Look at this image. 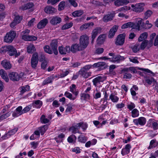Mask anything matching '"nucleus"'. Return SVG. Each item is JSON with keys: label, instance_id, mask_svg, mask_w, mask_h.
<instances>
[{"label": "nucleus", "instance_id": "nucleus-2", "mask_svg": "<svg viewBox=\"0 0 158 158\" xmlns=\"http://www.w3.org/2000/svg\"><path fill=\"white\" fill-rule=\"evenodd\" d=\"M91 66L88 65L84 66L79 71V74L85 78H87L91 76V72H87V71L91 68Z\"/></svg>", "mask_w": 158, "mask_h": 158}, {"label": "nucleus", "instance_id": "nucleus-26", "mask_svg": "<svg viewBox=\"0 0 158 158\" xmlns=\"http://www.w3.org/2000/svg\"><path fill=\"white\" fill-rule=\"evenodd\" d=\"M1 64L6 69H10L11 67V65L10 62L6 60H4L2 61Z\"/></svg>", "mask_w": 158, "mask_h": 158}, {"label": "nucleus", "instance_id": "nucleus-48", "mask_svg": "<svg viewBox=\"0 0 158 158\" xmlns=\"http://www.w3.org/2000/svg\"><path fill=\"white\" fill-rule=\"evenodd\" d=\"M144 80L149 85H151L152 82H156V81L154 78L152 77L149 78L146 77L145 78Z\"/></svg>", "mask_w": 158, "mask_h": 158}, {"label": "nucleus", "instance_id": "nucleus-60", "mask_svg": "<svg viewBox=\"0 0 158 158\" xmlns=\"http://www.w3.org/2000/svg\"><path fill=\"white\" fill-rule=\"evenodd\" d=\"M37 37L33 35H29L26 41H31L36 40Z\"/></svg>", "mask_w": 158, "mask_h": 158}, {"label": "nucleus", "instance_id": "nucleus-43", "mask_svg": "<svg viewBox=\"0 0 158 158\" xmlns=\"http://www.w3.org/2000/svg\"><path fill=\"white\" fill-rule=\"evenodd\" d=\"M44 51L47 53L50 54H52L53 53V51H52L49 46L46 45L44 47Z\"/></svg>", "mask_w": 158, "mask_h": 158}, {"label": "nucleus", "instance_id": "nucleus-58", "mask_svg": "<svg viewBox=\"0 0 158 158\" xmlns=\"http://www.w3.org/2000/svg\"><path fill=\"white\" fill-rule=\"evenodd\" d=\"M130 62L135 63H138L139 61L137 60V57H131L129 58Z\"/></svg>", "mask_w": 158, "mask_h": 158}, {"label": "nucleus", "instance_id": "nucleus-41", "mask_svg": "<svg viewBox=\"0 0 158 158\" xmlns=\"http://www.w3.org/2000/svg\"><path fill=\"white\" fill-rule=\"evenodd\" d=\"M81 99L82 100L89 99L90 98V95L88 94L81 93L80 94Z\"/></svg>", "mask_w": 158, "mask_h": 158}, {"label": "nucleus", "instance_id": "nucleus-37", "mask_svg": "<svg viewBox=\"0 0 158 158\" xmlns=\"http://www.w3.org/2000/svg\"><path fill=\"white\" fill-rule=\"evenodd\" d=\"M105 39V35H100L97 39V44H102L104 41Z\"/></svg>", "mask_w": 158, "mask_h": 158}, {"label": "nucleus", "instance_id": "nucleus-62", "mask_svg": "<svg viewBox=\"0 0 158 158\" xmlns=\"http://www.w3.org/2000/svg\"><path fill=\"white\" fill-rule=\"evenodd\" d=\"M22 19V18L19 16H16L15 17L13 21L16 22L18 24L20 23Z\"/></svg>", "mask_w": 158, "mask_h": 158}, {"label": "nucleus", "instance_id": "nucleus-7", "mask_svg": "<svg viewBox=\"0 0 158 158\" xmlns=\"http://www.w3.org/2000/svg\"><path fill=\"white\" fill-rule=\"evenodd\" d=\"M38 54L37 52H35L32 55L31 60V67L35 69L37 65L38 60Z\"/></svg>", "mask_w": 158, "mask_h": 158}, {"label": "nucleus", "instance_id": "nucleus-36", "mask_svg": "<svg viewBox=\"0 0 158 158\" xmlns=\"http://www.w3.org/2000/svg\"><path fill=\"white\" fill-rule=\"evenodd\" d=\"M116 68V66L114 64L110 65L109 67V74L111 76L115 75L116 73L114 69Z\"/></svg>", "mask_w": 158, "mask_h": 158}, {"label": "nucleus", "instance_id": "nucleus-6", "mask_svg": "<svg viewBox=\"0 0 158 158\" xmlns=\"http://www.w3.org/2000/svg\"><path fill=\"white\" fill-rule=\"evenodd\" d=\"M106 79V77L104 76H98L94 78L92 80L94 85L97 86L101 82H103Z\"/></svg>", "mask_w": 158, "mask_h": 158}, {"label": "nucleus", "instance_id": "nucleus-64", "mask_svg": "<svg viewBox=\"0 0 158 158\" xmlns=\"http://www.w3.org/2000/svg\"><path fill=\"white\" fill-rule=\"evenodd\" d=\"M47 65V63L45 60L43 61L41 64V68L43 69H45Z\"/></svg>", "mask_w": 158, "mask_h": 158}, {"label": "nucleus", "instance_id": "nucleus-30", "mask_svg": "<svg viewBox=\"0 0 158 158\" xmlns=\"http://www.w3.org/2000/svg\"><path fill=\"white\" fill-rule=\"evenodd\" d=\"M158 146V142L156 139H154L151 140L150 145L148 148L149 149Z\"/></svg>", "mask_w": 158, "mask_h": 158}, {"label": "nucleus", "instance_id": "nucleus-3", "mask_svg": "<svg viewBox=\"0 0 158 158\" xmlns=\"http://www.w3.org/2000/svg\"><path fill=\"white\" fill-rule=\"evenodd\" d=\"M89 38L86 35L80 36L79 40V44L83 48L85 49L89 44Z\"/></svg>", "mask_w": 158, "mask_h": 158}, {"label": "nucleus", "instance_id": "nucleus-27", "mask_svg": "<svg viewBox=\"0 0 158 158\" xmlns=\"http://www.w3.org/2000/svg\"><path fill=\"white\" fill-rule=\"evenodd\" d=\"M0 75L6 82H9V79L6 72L3 69L0 70Z\"/></svg>", "mask_w": 158, "mask_h": 158}, {"label": "nucleus", "instance_id": "nucleus-20", "mask_svg": "<svg viewBox=\"0 0 158 158\" xmlns=\"http://www.w3.org/2000/svg\"><path fill=\"white\" fill-rule=\"evenodd\" d=\"M101 29L100 27H97L92 31V41L91 43L93 44L94 40L96 37L98 33L100 32Z\"/></svg>", "mask_w": 158, "mask_h": 158}, {"label": "nucleus", "instance_id": "nucleus-49", "mask_svg": "<svg viewBox=\"0 0 158 158\" xmlns=\"http://www.w3.org/2000/svg\"><path fill=\"white\" fill-rule=\"evenodd\" d=\"M131 7L129 6H126L120 8L118 9V10L122 12H125L126 11H127L131 9Z\"/></svg>", "mask_w": 158, "mask_h": 158}, {"label": "nucleus", "instance_id": "nucleus-34", "mask_svg": "<svg viewBox=\"0 0 158 158\" xmlns=\"http://www.w3.org/2000/svg\"><path fill=\"white\" fill-rule=\"evenodd\" d=\"M27 52L29 53H31L36 50V49L34 45L30 44L27 48Z\"/></svg>", "mask_w": 158, "mask_h": 158}, {"label": "nucleus", "instance_id": "nucleus-35", "mask_svg": "<svg viewBox=\"0 0 158 158\" xmlns=\"http://www.w3.org/2000/svg\"><path fill=\"white\" fill-rule=\"evenodd\" d=\"M79 127L77 126V124L74 126L71 127L69 128V130L72 131L73 134H75L79 132Z\"/></svg>", "mask_w": 158, "mask_h": 158}, {"label": "nucleus", "instance_id": "nucleus-50", "mask_svg": "<svg viewBox=\"0 0 158 158\" xmlns=\"http://www.w3.org/2000/svg\"><path fill=\"white\" fill-rule=\"evenodd\" d=\"M73 23L72 22L68 23H66L62 26L61 27V29L62 30H64L68 29L71 27L73 26Z\"/></svg>", "mask_w": 158, "mask_h": 158}, {"label": "nucleus", "instance_id": "nucleus-54", "mask_svg": "<svg viewBox=\"0 0 158 158\" xmlns=\"http://www.w3.org/2000/svg\"><path fill=\"white\" fill-rule=\"evenodd\" d=\"M139 115V111L136 109H134L131 111V116L135 118L138 116Z\"/></svg>", "mask_w": 158, "mask_h": 158}, {"label": "nucleus", "instance_id": "nucleus-23", "mask_svg": "<svg viewBox=\"0 0 158 158\" xmlns=\"http://www.w3.org/2000/svg\"><path fill=\"white\" fill-rule=\"evenodd\" d=\"M33 6L34 4L33 3L29 2L22 6L19 8L22 10H26L31 8Z\"/></svg>", "mask_w": 158, "mask_h": 158}, {"label": "nucleus", "instance_id": "nucleus-8", "mask_svg": "<svg viewBox=\"0 0 158 158\" xmlns=\"http://www.w3.org/2000/svg\"><path fill=\"white\" fill-rule=\"evenodd\" d=\"M58 42L56 40H53L50 44V46L52 49L53 52L55 55L58 54L57 50Z\"/></svg>", "mask_w": 158, "mask_h": 158}, {"label": "nucleus", "instance_id": "nucleus-53", "mask_svg": "<svg viewBox=\"0 0 158 158\" xmlns=\"http://www.w3.org/2000/svg\"><path fill=\"white\" fill-rule=\"evenodd\" d=\"M76 139V136L73 135H72L68 138L67 140L69 142L71 143L75 141Z\"/></svg>", "mask_w": 158, "mask_h": 158}, {"label": "nucleus", "instance_id": "nucleus-11", "mask_svg": "<svg viewBox=\"0 0 158 158\" xmlns=\"http://www.w3.org/2000/svg\"><path fill=\"white\" fill-rule=\"evenodd\" d=\"M140 28H145L144 23L142 22V19L139 18L136 23L134 24L133 28L139 30Z\"/></svg>", "mask_w": 158, "mask_h": 158}, {"label": "nucleus", "instance_id": "nucleus-52", "mask_svg": "<svg viewBox=\"0 0 158 158\" xmlns=\"http://www.w3.org/2000/svg\"><path fill=\"white\" fill-rule=\"evenodd\" d=\"M64 95L65 96L70 100H74L76 98V97L73 98L72 94L71 93L67 91L65 92Z\"/></svg>", "mask_w": 158, "mask_h": 158}, {"label": "nucleus", "instance_id": "nucleus-59", "mask_svg": "<svg viewBox=\"0 0 158 158\" xmlns=\"http://www.w3.org/2000/svg\"><path fill=\"white\" fill-rule=\"evenodd\" d=\"M152 26V24L151 23H149V21L147 20L144 24L145 28H144L149 29L151 28Z\"/></svg>", "mask_w": 158, "mask_h": 158}, {"label": "nucleus", "instance_id": "nucleus-45", "mask_svg": "<svg viewBox=\"0 0 158 158\" xmlns=\"http://www.w3.org/2000/svg\"><path fill=\"white\" fill-rule=\"evenodd\" d=\"M83 14L82 10H77L72 13L74 17H79L81 16Z\"/></svg>", "mask_w": 158, "mask_h": 158}, {"label": "nucleus", "instance_id": "nucleus-57", "mask_svg": "<svg viewBox=\"0 0 158 158\" xmlns=\"http://www.w3.org/2000/svg\"><path fill=\"white\" fill-rule=\"evenodd\" d=\"M156 35V34L155 33H152L150 35V39L149 41V44L152 45L153 44V40Z\"/></svg>", "mask_w": 158, "mask_h": 158}, {"label": "nucleus", "instance_id": "nucleus-38", "mask_svg": "<svg viewBox=\"0 0 158 158\" xmlns=\"http://www.w3.org/2000/svg\"><path fill=\"white\" fill-rule=\"evenodd\" d=\"M134 23L131 22H128L124 24L121 27L122 29H125L128 27H132L133 28Z\"/></svg>", "mask_w": 158, "mask_h": 158}, {"label": "nucleus", "instance_id": "nucleus-33", "mask_svg": "<svg viewBox=\"0 0 158 158\" xmlns=\"http://www.w3.org/2000/svg\"><path fill=\"white\" fill-rule=\"evenodd\" d=\"M54 78L52 76H50L45 79L43 82L42 85H45L52 82Z\"/></svg>", "mask_w": 158, "mask_h": 158}, {"label": "nucleus", "instance_id": "nucleus-39", "mask_svg": "<svg viewBox=\"0 0 158 158\" xmlns=\"http://www.w3.org/2000/svg\"><path fill=\"white\" fill-rule=\"evenodd\" d=\"M77 126L79 127V128L81 127L84 131H85L87 128L88 125L86 123L81 122L77 123Z\"/></svg>", "mask_w": 158, "mask_h": 158}, {"label": "nucleus", "instance_id": "nucleus-31", "mask_svg": "<svg viewBox=\"0 0 158 158\" xmlns=\"http://www.w3.org/2000/svg\"><path fill=\"white\" fill-rule=\"evenodd\" d=\"M94 23L93 22L86 23L81 25L80 27V29L81 31L85 30L87 28L90 26H93Z\"/></svg>", "mask_w": 158, "mask_h": 158}, {"label": "nucleus", "instance_id": "nucleus-21", "mask_svg": "<svg viewBox=\"0 0 158 158\" xmlns=\"http://www.w3.org/2000/svg\"><path fill=\"white\" fill-rule=\"evenodd\" d=\"M131 146L129 144H127L125 146V148L122 150L121 153L123 155H127L129 153Z\"/></svg>", "mask_w": 158, "mask_h": 158}, {"label": "nucleus", "instance_id": "nucleus-5", "mask_svg": "<svg viewBox=\"0 0 158 158\" xmlns=\"http://www.w3.org/2000/svg\"><path fill=\"white\" fill-rule=\"evenodd\" d=\"M144 6V4L143 3H136L135 5L131 4V7L132 8L131 10L135 12L141 13L143 11Z\"/></svg>", "mask_w": 158, "mask_h": 158}, {"label": "nucleus", "instance_id": "nucleus-24", "mask_svg": "<svg viewBox=\"0 0 158 158\" xmlns=\"http://www.w3.org/2000/svg\"><path fill=\"white\" fill-rule=\"evenodd\" d=\"M18 129V128L16 127L14 129L11 130L6 134L4 136L2 137V139H5L6 138H8L9 137L8 136H10L11 135H13L17 131Z\"/></svg>", "mask_w": 158, "mask_h": 158}, {"label": "nucleus", "instance_id": "nucleus-47", "mask_svg": "<svg viewBox=\"0 0 158 158\" xmlns=\"http://www.w3.org/2000/svg\"><path fill=\"white\" fill-rule=\"evenodd\" d=\"M94 65L95 67H100L102 66H104L105 68L106 66V63L104 62H100L94 64Z\"/></svg>", "mask_w": 158, "mask_h": 158}, {"label": "nucleus", "instance_id": "nucleus-22", "mask_svg": "<svg viewBox=\"0 0 158 158\" xmlns=\"http://www.w3.org/2000/svg\"><path fill=\"white\" fill-rule=\"evenodd\" d=\"M118 28V26L115 25L110 30L108 35L109 38H112L113 37Z\"/></svg>", "mask_w": 158, "mask_h": 158}, {"label": "nucleus", "instance_id": "nucleus-63", "mask_svg": "<svg viewBox=\"0 0 158 158\" xmlns=\"http://www.w3.org/2000/svg\"><path fill=\"white\" fill-rule=\"evenodd\" d=\"M31 105H29L25 108H24L23 109V113H25L28 111L29 110H30L31 109Z\"/></svg>", "mask_w": 158, "mask_h": 158}, {"label": "nucleus", "instance_id": "nucleus-40", "mask_svg": "<svg viewBox=\"0 0 158 158\" xmlns=\"http://www.w3.org/2000/svg\"><path fill=\"white\" fill-rule=\"evenodd\" d=\"M148 37V33L147 32H144L140 34L138 39V40L139 42H141L143 40L147 39Z\"/></svg>", "mask_w": 158, "mask_h": 158}, {"label": "nucleus", "instance_id": "nucleus-61", "mask_svg": "<svg viewBox=\"0 0 158 158\" xmlns=\"http://www.w3.org/2000/svg\"><path fill=\"white\" fill-rule=\"evenodd\" d=\"M131 48L133 51L134 52H137L139 49V45L137 44Z\"/></svg>", "mask_w": 158, "mask_h": 158}, {"label": "nucleus", "instance_id": "nucleus-55", "mask_svg": "<svg viewBox=\"0 0 158 158\" xmlns=\"http://www.w3.org/2000/svg\"><path fill=\"white\" fill-rule=\"evenodd\" d=\"M40 121L42 123H46L48 122L49 121V120L46 118L45 117V116L44 115H42L40 118Z\"/></svg>", "mask_w": 158, "mask_h": 158}, {"label": "nucleus", "instance_id": "nucleus-25", "mask_svg": "<svg viewBox=\"0 0 158 158\" xmlns=\"http://www.w3.org/2000/svg\"><path fill=\"white\" fill-rule=\"evenodd\" d=\"M30 32V30L27 29L25 30L22 31L21 34V35L22 39L24 40H27L28 37L29 36L28 34Z\"/></svg>", "mask_w": 158, "mask_h": 158}, {"label": "nucleus", "instance_id": "nucleus-9", "mask_svg": "<svg viewBox=\"0 0 158 158\" xmlns=\"http://www.w3.org/2000/svg\"><path fill=\"white\" fill-rule=\"evenodd\" d=\"M84 50L80 44H73L70 48V51L73 53H75L77 51H80Z\"/></svg>", "mask_w": 158, "mask_h": 158}, {"label": "nucleus", "instance_id": "nucleus-44", "mask_svg": "<svg viewBox=\"0 0 158 158\" xmlns=\"http://www.w3.org/2000/svg\"><path fill=\"white\" fill-rule=\"evenodd\" d=\"M10 114L9 112H7L6 113H1L0 114V120H2L10 116Z\"/></svg>", "mask_w": 158, "mask_h": 158}, {"label": "nucleus", "instance_id": "nucleus-1", "mask_svg": "<svg viewBox=\"0 0 158 158\" xmlns=\"http://www.w3.org/2000/svg\"><path fill=\"white\" fill-rule=\"evenodd\" d=\"M6 51L8 52V53L10 56H12L15 55L16 57L19 55V53H17V51L16 49L12 46L9 45L5 46L1 48L0 52L5 53Z\"/></svg>", "mask_w": 158, "mask_h": 158}, {"label": "nucleus", "instance_id": "nucleus-14", "mask_svg": "<svg viewBox=\"0 0 158 158\" xmlns=\"http://www.w3.org/2000/svg\"><path fill=\"white\" fill-rule=\"evenodd\" d=\"M124 56H121L119 55H114L112 57L109 58V60L112 62H119L121 60H124Z\"/></svg>", "mask_w": 158, "mask_h": 158}, {"label": "nucleus", "instance_id": "nucleus-46", "mask_svg": "<svg viewBox=\"0 0 158 158\" xmlns=\"http://www.w3.org/2000/svg\"><path fill=\"white\" fill-rule=\"evenodd\" d=\"M77 139L79 142L82 143H85L87 140L85 137L81 135L78 137Z\"/></svg>", "mask_w": 158, "mask_h": 158}, {"label": "nucleus", "instance_id": "nucleus-12", "mask_svg": "<svg viewBox=\"0 0 158 158\" xmlns=\"http://www.w3.org/2000/svg\"><path fill=\"white\" fill-rule=\"evenodd\" d=\"M125 35L124 34L119 35L116 39L115 44L117 45H122L124 42V40Z\"/></svg>", "mask_w": 158, "mask_h": 158}, {"label": "nucleus", "instance_id": "nucleus-28", "mask_svg": "<svg viewBox=\"0 0 158 158\" xmlns=\"http://www.w3.org/2000/svg\"><path fill=\"white\" fill-rule=\"evenodd\" d=\"M152 45L149 44V42L147 40H144L142 42L141 44L140 48L142 49H143L145 48L146 46L148 48L151 47Z\"/></svg>", "mask_w": 158, "mask_h": 158}, {"label": "nucleus", "instance_id": "nucleus-10", "mask_svg": "<svg viewBox=\"0 0 158 158\" xmlns=\"http://www.w3.org/2000/svg\"><path fill=\"white\" fill-rule=\"evenodd\" d=\"M133 122L136 125L139 124L141 126H143L146 123V120L144 117H140L138 119H134Z\"/></svg>", "mask_w": 158, "mask_h": 158}, {"label": "nucleus", "instance_id": "nucleus-51", "mask_svg": "<svg viewBox=\"0 0 158 158\" xmlns=\"http://www.w3.org/2000/svg\"><path fill=\"white\" fill-rule=\"evenodd\" d=\"M152 14V11L149 10H148L144 13V19H147Z\"/></svg>", "mask_w": 158, "mask_h": 158}, {"label": "nucleus", "instance_id": "nucleus-42", "mask_svg": "<svg viewBox=\"0 0 158 158\" xmlns=\"http://www.w3.org/2000/svg\"><path fill=\"white\" fill-rule=\"evenodd\" d=\"M48 126L44 125L43 126L40 127L38 128V130L40 131L42 135H43L45 131L48 129Z\"/></svg>", "mask_w": 158, "mask_h": 158}, {"label": "nucleus", "instance_id": "nucleus-15", "mask_svg": "<svg viewBox=\"0 0 158 158\" xmlns=\"http://www.w3.org/2000/svg\"><path fill=\"white\" fill-rule=\"evenodd\" d=\"M59 53L61 54H65L67 53H69L70 51V48L69 46H66L64 48L63 46H59L58 48Z\"/></svg>", "mask_w": 158, "mask_h": 158}, {"label": "nucleus", "instance_id": "nucleus-17", "mask_svg": "<svg viewBox=\"0 0 158 158\" xmlns=\"http://www.w3.org/2000/svg\"><path fill=\"white\" fill-rule=\"evenodd\" d=\"M9 76L10 79L13 81H18L20 78V76L16 72H13L10 73Z\"/></svg>", "mask_w": 158, "mask_h": 158}, {"label": "nucleus", "instance_id": "nucleus-18", "mask_svg": "<svg viewBox=\"0 0 158 158\" xmlns=\"http://www.w3.org/2000/svg\"><path fill=\"white\" fill-rule=\"evenodd\" d=\"M48 22V20L47 19H44L38 23L37 27L40 29L43 28L46 25Z\"/></svg>", "mask_w": 158, "mask_h": 158}, {"label": "nucleus", "instance_id": "nucleus-32", "mask_svg": "<svg viewBox=\"0 0 158 158\" xmlns=\"http://www.w3.org/2000/svg\"><path fill=\"white\" fill-rule=\"evenodd\" d=\"M109 98L113 102H117L119 100V98L114 93L111 94Z\"/></svg>", "mask_w": 158, "mask_h": 158}, {"label": "nucleus", "instance_id": "nucleus-29", "mask_svg": "<svg viewBox=\"0 0 158 158\" xmlns=\"http://www.w3.org/2000/svg\"><path fill=\"white\" fill-rule=\"evenodd\" d=\"M42 105V102L40 100H37L32 103V105L34 107L39 109L40 108Z\"/></svg>", "mask_w": 158, "mask_h": 158}, {"label": "nucleus", "instance_id": "nucleus-4", "mask_svg": "<svg viewBox=\"0 0 158 158\" xmlns=\"http://www.w3.org/2000/svg\"><path fill=\"white\" fill-rule=\"evenodd\" d=\"M16 32L14 31H10L7 32L4 37V41L6 43H11L16 35Z\"/></svg>", "mask_w": 158, "mask_h": 158}, {"label": "nucleus", "instance_id": "nucleus-16", "mask_svg": "<svg viewBox=\"0 0 158 158\" xmlns=\"http://www.w3.org/2000/svg\"><path fill=\"white\" fill-rule=\"evenodd\" d=\"M44 12L47 14H53L57 11V10L51 6H47L44 9Z\"/></svg>", "mask_w": 158, "mask_h": 158}, {"label": "nucleus", "instance_id": "nucleus-19", "mask_svg": "<svg viewBox=\"0 0 158 158\" xmlns=\"http://www.w3.org/2000/svg\"><path fill=\"white\" fill-rule=\"evenodd\" d=\"M114 16V13H109L107 15L104 16L102 18V20L105 22H107L112 20Z\"/></svg>", "mask_w": 158, "mask_h": 158}, {"label": "nucleus", "instance_id": "nucleus-13", "mask_svg": "<svg viewBox=\"0 0 158 158\" xmlns=\"http://www.w3.org/2000/svg\"><path fill=\"white\" fill-rule=\"evenodd\" d=\"M62 19L60 17L57 16H53L51 17L50 23L52 25H56L60 23Z\"/></svg>", "mask_w": 158, "mask_h": 158}, {"label": "nucleus", "instance_id": "nucleus-56", "mask_svg": "<svg viewBox=\"0 0 158 158\" xmlns=\"http://www.w3.org/2000/svg\"><path fill=\"white\" fill-rule=\"evenodd\" d=\"M65 2L64 1H62L60 2L58 5V10L59 11H60L64 9L65 6Z\"/></svg>", "mask_w": 158, "mask_h": 158}]
</instances>
